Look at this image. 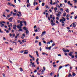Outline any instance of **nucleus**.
<instances>
[{
    "instance_id": "nucleus-1",
    "label": "nucleus",
    "mask_w": 77,
    "mask_h": 77,
    "mask_svg": "<svg viewBox=\"0 0 77 77\" xmlns=\"http://www.w3.org/2000/svg\"><path fill=\"white\" fill-rule=\"evenodd\" d=\"M62 18H63V19H60V22H62V21L63 20V21H66V19H65V18L63 17H62Z\"/></svg>"
},
{
    "instance_id": "nucleus-2",
    "label": "nucleus",
    "mask_w": 77,
    "mask_h": 77,
    "mask_svg": "<svg viewBox=\"0 0 77 77\" xmlns=\"http://www.w3.org/2000/svg\"><path fill=\"white\" fill-rule=\"evenodd\" d=\"M23 27V26H21V25H19L17 26V28H18L19 29H21V28H22V27Z\"/></svg>"
},
{
    "instance_id": "nucleus-3",
    "label": "nucleus",
    "mask_w": 77,
    "mask_h": 77,
    "mask_svg": "<svg viewBox=\"0 0 77 77\" xmlns=\"http://www.w3.org/2000/svg\"><path fill=\"white\" fill-rule=\"evenodd\" d=\"M46 33V32L45 31H44L43 32H42V33L41 35V36L42 37L44 34H45Z\"/></svg>"
},
{
    "instance_id": "nucleus-4",
    "label": "nucleus",
    "mask_w": 77,
    "mask_h": 77,
    "mask_svg": "<svg viewBox=\"0 0 77 77\" xmlns=\"http://www.w3.org/2000/svg\"><path fill=\"white\" fill-rule=\"evenodd\" d=\"M25 30H26V34H28L29 33V30H27V28H26L24 29Z\"/></svg>"
},
{
    "instance_id": "nucleus-5",
    "label": "nucleus",
    "mask_w": 77,
    "mask_h": 77,
    "mask_svg": "<svg viewBox=\"0 0 77 77\" xmlns=\"http://www.w3.org/2000/svg\"><path fill=\"white\" fill-rule=\"evenodd\" d=\"M12 20H13V17H11V18H10L9 19H8V20H10V22H11L12 21Z\"/></svg>"
},
{
    "instance_id": "nucleus-6",
    "label": "nucleus",
    "mask_w": 77,
    "mask_h": 77,
    "mask_svg": "<svg viewBox=\"0 0 77 77\" xmlns=\"http://www.w3.org/2000/svg\"><path fill=\"white\" fill-rule=\"evenodd\" d=\"M31 65L32 66V67H35V63H33Z\"/></svg>"
},
{
    "instance_id": "nucleus-7",
    "label": "nucleus",
    "mask_w": 77,
    "mask_h": 77,
    "mask_svg": "<svg viewBox=\"0 0 77 77\" xmlns=\"http://www.w3.org/2000/svg\"><path fill=\"white\" fill-rule=\"evenodd\" d=\"M73 53L72 52H70V53H69V55L70 56H71L72 55Z\"/></svg>"
},
{
    "instance_id": "nucleus-8",
    "label": "nucleus",
    "mask_w": 77,
    "mask_h": 77,
    "mask_svg": "<svg viewBox=\"0 0 77 77\" xmlns=\"http://www.w3.org/2000/svg\"><path fill=\"white\" fill-rule=\"evenodd\" d=\"M71 3V2L70 1H69L68 2V5H70V6H72V4L71 3Z\"/></svg>"
},
{
    "instance_id": "nucleus-9",
    "label": "nucleus",
    "mask_w": 77,
    "mask_h": 77,
    "mask_svg": "<svg viewBox=\"0 0 77 77\" xmlns=\"http://www.w3.org/2000/svg\"><path fill=\"white\" fill-rule=\"evenodd\" d=\"M26 39H23V40H22V42H26Z\"/></svg>"
},
{
    "instance_id": "nucleus-10",
    "label": "nucleus",
    "mask_w": 77,
    "mask_h": 77,
    "mask_svg": "<svg viewBox=\"0 0 77 77\" xmlns=\"http://www.w3.org/2000/svg\"><path fill=\"white\" fill-rule=\"evenodd\" d=\"M20 25H21V26H23V21H21L20 22Z\"/></svg>"
},
{
    "instance_id": "nucleus-11",
    "label": "nucleus",
    "mask_w": 77,
    "mask_h": 77,
    "mask_svg": "<svg viewBox=\"0 0 77 77\" xmlns=\"http://www.w3.org/2000/svg\"><path fill=\"white\" fill-rule=\"evenodd\" d=\"M17 27V26L16 25H14V27H13V28L14 30H16V27Z\"/></svg>"
},
{
    "instance_id": "nucleus-12",
    "label": "nucleus",
    "mask_w": 77,
    "mask_h": 77,
    "mask_svg": "<svg viewBox=\"0 0 77 77\" xmlns=\"http://www.w3.org/2000/svg\"><path fill=\"white\" fill-rule=\"evenodd\" d=\"M51 26H55V25H56V24H55V23H51Z\"/></svg>"
},
{
    "instance_id": "nucleus-13",
    "label": "nucleus",
    "mask_w": 77,
    "mask_h": 77,
    "mask_svg": "<svg viewBox=\"0 0 77 77\" xmlns=\"http://www.w3.org/2000/svg\"><path fill=\"white\" fill-rule=\"evenodd\" d=\"M23 31V29L21 28L19 29L18 30V32H22Z\"/></svg>"
},
{
    "instance_id": "nucleus-14",
    "label": "nucleus",
    "mask_w": 77,
    "mask_h": 77,
    "mask_svg": "<svg viewBox=\"0 0 77 77\" xmlns=\"http://www.w3.org/2000/svg\"><path fill=\"white\" fill-rule=\"evenodd\" d=\"M33 5L35 6V4H36V0H34L33 2Z\"/></svg>"
},
{
    "instance_id": "nucleus-15",
    "label": "nucleus",
    "mask_w": 77,
    "mask_h": 77,
    "mask_svg": "<svg viewBox=\"0 0 77 77\" xmlns=\"http://www.w3.org/2000/svg\"><path fill=\"white\" fill-rule=\"evenodd\" d=\"M8 5H10V6H12V5H13V4H12L11 3H10L9 2H8Z\"/></svg>"
},
{
    "instance_id": "nucleus-16",
    "label": "nucleus",
    "mask_w": 77,
    "mask_h": 77,
    "mask_svg": "<svg viewBox=\"0 0 77 77\" xmlns=\"http://www.w3.org/2000/svg\"><path fill=\"white\" fill-rule=\"evenodd\" d=\"M23 22L24 23L25 26H26L27 25V23H26V21H24Z\"/></svg>"
},
{
    "instance_id": "nucleus-17",
    "label": "nucleus",
    "mask_w": 77,
    "mask_h": 77,
    "mask_svg": "<svg viewBox=\"0 0 77 77\" xmlns=\"http://www.w3.org/2000/svg\"><path fill=\"white\" fill-rule=\"evenodd\" d=\"M56 7H57V8H60V7L59 5H57L56 6Z\"/></svg>"
},
{
    "instance_id": "nucleus-18",
    "label": "nucleus",
    "mask_w": 77,
    "mask_h": 77,
    "mask_svg": "<svg viewBox=\"0 0 77 77\" xmlns=\"http://www.w3.org/2000/svg\"><path fill=\"white\" fill-rule=\"evenodd\" d=\"M56 15H57V17H59V16H60V15L59 14H57Z\"/></svg>"
},
{
    "instance_id": "nucleus-19",
    "label": "nucleus",
    "mask_w": 77,
    "mask_h": 77,
    "mask_svg": "<svg viewBox=\"0 0 77 77\" xmlns=\"http://www.w3.org/2000/svg\"><path fill=\"white\" fill-rule=\"evenodd\" d=\"M66 52H67V53H69V50L68 49H67L66 51Z\"/></svg>"
},
{
    "instance_id": "nucleus-20",
    "label": "nucleus",
    "mask_w": 77,
    "mask_h": 77,
    "mask_svg": "<svg viewBox=\"0 0 77 77\" xmlns=\"http://www.w3.org/2000/svg\"><path fill=\"white\" fill-rule=\"evenodd\" d=\"M20 70L21 72H22V71H23V69H22V68H20Z\"/></svg>"
},
{
    "instance_id": "nucleus-21",
    "label": "nucleus",
    "mask_w": 77,
    "mask_h": 77,
    "mask_svg": "<svg viewBox=\"0 0 77 77\" xmlns=\"http://www.w3.org/2000/svg\"><path fill=\"white\" fill-rule=\"evenodd\" d=\"M0 24H1V25H0L1 27H3V26H4V24H2V23H0Z\"/></svg>"
},
{
    "instance_id": "nucleus-22",
    "label": "nucleus",
    "mask_w": 77,
    "mask_h": 77,
    "mask_svg": "<svg viewBox=\"0 0 77 77\" xmlns=\"http://www.w3.org/2000/svg\"><path fill=\"white\" fill-rule=\"evenodd\" d=\"M50 4L52 5H53V1H52V0H51V2H50Z\"/></svg>"
},
{
    "instance_id": "nucleus-23",
    "label": "nucleus",
    "mask_w": 77,
    "mask_h": 77,
    "mask_svg": "<svg viewBox=\"0 0 77 77\" xmlns=\"http://www.w3.org/2000/svg\"><path fill=\"white\" fill-rule=\"evenodd\" d=\"M72 24H73V27H75V23H72Z\"/></svg>"
},
{
    "instance_id": "nucleus-24",
    "label": "nucleus",
    "mask_w": 77,
    "mask_h": 77,
    "mask_svg": "<svg viewBox=\"0 0 77 77\" xmlns=\"http://www.w3.org/2000/svg\"><path fill=\"white\" fill-rule=\"evenodd\" d=\"M42 72H44V70H42V72H41V74H43V73H42Z\"/></svg>"
},
{
    "instance_id": "nucleus-25",
    "label": "nucleus",
    "mask_w": 77,
    "mask_h": 77,
    "mask_svg": "<svg viewBox=\"0 0 77 77\" xmlns=\"http://www.w3.org/2000/svg\"><path fill=\"white\" fill-rule=\"evenodd\" d=\"M63 51H64V52L65 53H66V50H65V49L63 48Z\"/></svg>"
},
{
    "instance_id": "nucleus-26",
    "label": "nucleus",
    "mask_w": 77,
    "mask_h": 77,
    "mask_svg": "<svg viewBox=\"0 0 77 77\" xmlns=\"http://www.w3.org/2000/svg\"><path fill=\"white\" fill-rule=\"evenodd\" d=\"M66 13H64L63 14V16L64 17H65L66 16Z\"/></svg>"
},
{
    "instance_id": "nucleus-27",
    "label": "nucleus",
    "mask_w": 77,
    "mask_h": 77,
    "mask_svg": "<svg viewBox=\"0 0 77 77\" xmlns=\"http://www.w3.org/2000/svg\"><path fill=\"white\" fill-rule=\"evenodd\" d=\"M5 11H6L7 12H9V10H8V9H6Z\"/></svg>"
},
{
    "instance_id": "nucleus-28",
    "label": "nucleus",
    "mask_w": 77,
    "mask_h": 77,
    "mask_svg": "<svg viewBox=\"0 0 77 77\" xmlns=\"http://www.w3.org/2000/svg\"><path fill=\"white\" fill-rule=\"evenodd\" d=\"M66 12H67V13H68L69 12V11L68 10V9H67V10H66Z\"/></svg>"
},
{
    "instance_id": "nucleus-29",
    "label": "nucleus",
    "mask_w": 77,
    "mask_h": 77,
    "mask_svg": "<svg viewBox=\"0 0 77 77\" xmlns=\"http://www.w3.org/2000/svg\"><path fill=\"white\" fill-rule=\"evenodd\" d=\"M45 5V3H42V6H44Z\"/></svg>"
},
{
    "instance_id": "nucleus-30",
    "label": "nucleus",
    "mask_w": 77,
    "mask_h": 77,
    "mask_svg": "<svg viewBox=\"0 0 77 77\" xmlns=\"http://www.w3.org/2000/svg\"><path fill=\"white\" fill-rule=\"evenodd\" d=\"M70 15L69 14H67L66 16V18H68V17H69Z\"/></svg>"
},
{
    "instance_id": "nucleus-31",
    "label": "nucleus",
    "mask_w": 77,
    "mask_h": 77,
    "mask_svg": "<svg viewBox=\"0 0 77 77\" xmlns=\"http://www.w3.org/2000/svg\"><path fill=\"white\" fill-rule=\"evenodd\" d=\"M29 56L30 57H31V58H33V57L32 56V55H31L30 54H29Z\"/></svg>"
},
{
    "instance_id": "nucleus-32",
    "label": "nucleus",
    "mask_w": 77,
    "mask_h": 77,
    "mask_svg": "<svg viewBox=\"0 0 77 77\" xmlns=\"http://www.w3.org/2000/svg\"><path fill=\"white\" fill-rule=\"evenodd\" d=\"M54 10L55 11H57V8L56 7H55L54 8Z\"/></svg>"
},
{
    "instance_id": "nucleus-33",
    "label": "nucleus",
    "mask_w": 77,
    "mask_h": 77,
    "mask_svg": "<svg viewBox=\"0 0 77 77\" xmlns=\"http://www.w3.org/2000/svg\"><path fill=\"white\" fill-rule=\"evenodd\" d=\"M29 6H30V4H27V7H29Z\"/></svg>"
},
{
    "instance_id": "nucleus-34",
    "label": "nucleus",
    "mask_w": 77,
    "mask_h": 77,
    "mask_svg": "<svg viewBox=\"0 0 77 77\" xmlns=\"http://www.w3.org/2000/svg\"><path fill=\"white\" fill-rule=\"evenodd\" d=\"M2 23H5V22H4V21H2L1 22L0 24H2Z\"/></svg>"
},
{
    "instance_id": "nucleus-35",
    "label": "nucleus",
    "mask_w": 77,
    "mask_h": 77,
    "mask_svg": "<svg viewBox=\"0 0 77 77\" xmlns=\"http://www.w3.org/2000/svg\"><path fill=\"white\" fill-rule=\"evenodd\" d=\"M24 54H28V52H24Z\"/></svg>"
},
{
    "instance_id": "nucleus-36",
    "label": "nucleus",
    "mask_w": 77,
    "mask_h": 77,
    "mask_svg": "<svg viewBox=\"0 0 77 77\" xmlns=\"http://www.w3.org/2000/svg\"><path fill=\"white\" fill-rule=\"evenodd\" d=\"M39 46H41V42H39Z\"/></svg>"
},
{
    "instance_id": "nucleus-37",
    "label": "nucleus",
    "mask_w": 77,
    "mask_h": 77,
    "mask_svg": "<svg viewBox=\"0 0 77 77\" xmlns=\"http://www.w3.org/2000/svg\"><path fill=\"white\" fill-rule=\"evenodd\" d=\"M3 39L4 41H6V38H5V37H3Z\"/></svg>"
},
{
    "instance_id": "nucleus-38",
    "label": "nucleus",
    "mask_w": 77,
    "mask_h": 77,
    "mask_svg": "<svg viewBox=\"0 0 77 77\" xmlns=\"http://www.w3.org/2000/svg\"><path fill=\"white\" fill-rule=\"evenodd\" d=\"M62 24H65V22H64V21H65L62 20Z\"/></svg>"
},
{
    "instance_id": "nucleus-39",
    "label": "nucleus",
    "mask_w": 77,
    "mask_h": 77,
    "mask_svg": "<svg viewBox=\"0 0 77 77\" xmlns=\"http://www.w3.org/2000/svg\"><path fill=\"white\" fill-rule=\"evenodd\" d=\"M35 38H36V39H39V37H38V36H36V37H35Z\"/></svg>"
},
{
    "instance_id": "nucleus-40",
    "label": "nucleus",
    "mask_w": 77,
    "mask_h": 77,
    "mask_svg": "<svg viewBox=\"0 0 77 77\" xmlns=\"http://www.w3.org/2000/svg\"><path fill=\"white\" fill-rule=\"evenodd\" d=\"M38 60H39V58H37L36 60V62H38Z\"/></svg>"
},
{
    "instance_id": "nucleus-41",
    "label": "nucleus",
    "mask_w": 77,
    "mask_h": 77,
    "mask_svg": "<svg viewBox=\"0 0 77 77\" xmlns=\"http://www.w3.org/2000/svg\"><path fill=\"white\" fill-rule=\"evenodd\" d=\"M3 77H6V76L5 75V74L4 73H3Z\"/></svg>"
},
{
    "instance_id": "nucleus-42",
    "label": "nucleus",
    "mask_w": 77,
    "mask_h": 77,
    "mask_svg": "<svg viewBox=\"0 0 77 77\" xmlns=\"http://www.w3.org/2000/svg\"><path fill=\"white\" fill-rule=\"evenodd\" d=\"M75 75H76L75 73H73V74H72V75L73 76H75Z\"/></svg>"
},
{
    "instance_id": "nucleus-43",
    "label": "nucleus",
    "mask_w": 77,
    "mask_h": 77,
    "mask_svg": "<svg viewBox=\"0 0 77 77\" xmlns=\"http://www.w3.org/2000/svg\"><path fill=\"white\" fill-rule=\"evenodd\" d=\"M13 14L14 16H17V14L16 13H13Z\"/></svg>"
},
{
    "instance_id": "nucleus-44",
    "label": "nucleus",
    "mask_w": 77,
    "mask_h": 77,
    "mask_svg": "<svg viewBox=\"0 0 77 77\" xmlns=\"http://www.w3.org/2000/svg\"><path fill=\"white\" fill-rule=\"evenodd\" d=\"M77 0H73V1H75V2H74L75 3H77Z\"/></svg>"
},
{
    "instance_id": "nucleus-45",
    "label": "nucleus",
    "mask_w": 77,
    "mask_h": 77,
    "mask_svg": "<svg viewBox=\"0 0 77 77\" xmlns=\"http://www.w3.org/2000/svg\"><path fill=\"white\" fill-rule=\"evenodd\" d=\"M24 51H20V53H23V52H24Z\"/></svg>"
},
{
    "instance_id": "nucleus-46",
    "label": "nucleus",
    "mask_w": 77,
    "mask_h": 77,
    "mask_svg": "<svg viewBox=\"0 0 77 77\" xmlns=\"http://www.w3.org/2000/svg\"><path fill=\"white\" fill-rule=\"evenodd\" d=\"M62 68V66H60L59 67V69H61Z\"/></svg>"
},
{
    "instance_id": "nucleus-47",
    "label": "nucleus",
    "mask_w": 77,
    "mask_h": 77,
    "mask_svg": "<svg viewBox=\"0 0 77 77\" xmlns=\"http://www.w3.org/2000/svg\"><path fill=\"white\" fill-rule=\"evenodd\" d=\"M56 19L57 20H59V17H57Z\"/></svg>"
},
{
    "instance_id": "nucleus-48",
    "label": "nucleus",
    "mask_w": 77,
    "mask_h": 77,
    "mask_svg": "<svg viewBox=\"0 0 77 77\" xmlns=\"http://www.w3.org/2000/svg\"><path fill=\"white\" fill-rule=\"evenodd\" d=\"M54 67V68H55V67H56L57 66H56V65H53Z\"/></svg>"
},
{
    "instance_id": "nucleus-49",
    "label": "nucleus",
    "mask_w": 77,
    "mask_h": 77,
    "mask_svg": "<svg viewBox=\"0 0 77 77\" xmlns=\"http://www.w3.org/2000/svg\"><path fill=\"white\" fill-rule=\"evenodd\" d=\"M9 61H10V63H12V61H11V60H9Z\"/></svg>"
},
{
    "instance_id": "nucleus-50",
    "label": "nucleus",
    "mask_w": 77,
    "mask_h": 77,
    "mask_svg": "<svg viewBox=\"0 0 77 77\" xmlns=\"http://www.w3.org/2000/svg\"><path fill=\"white\" fill-rule=\"evenodd\" d=\"M12 6H13V7H14V8H15L16 7V6H15V5H14L13 4V5H12Z\"/></svg>"
},
{
    "instance_id": "nucleus-51",
    "label": "nucleus",
    "mask_w": 77,
    "mask_h": 77,
    "mask_svg": "<svg viewBox=\"0 0 77 77\" xmlns=\"http://www.w3.org/2000/svg\"><path fill=\"white\" fill-rule=\"evenodd\" d=\"M64 1L66 3H67V1H66V0H64Z\"/></svg>"
},
{
    "instance_id": "nucleus-52",
    "label": "nucleus",
    "mask_w": 77,
    "mask_h": 77,
    "mask_svg": "<svg viewBox=\"0 0 77 77\" xmlns=\"http://www.w3.org/2000/svg\"><path fill=\"white\" fill-rule=\"evenodd\" d=\"M17 15L18 16V17H20V16H21V14H17Z\"/></svg>"
},
{
    "instance_id": "nucleus-53",
    "label": "nucleus",
    "mask_w": 77,
    "mask_h": 77,
    "mask_svg": "<svg viewBox=\"0 0 77 77\" xmlns=\"http://www.w3.org/2000/svg\"><path fill=\"white\" fill-rule=\"evenodd\" d=\"M39 66H38V67H37V70H39Z\"/></svg>"
},
{
    "instance_id": "nucleus-54",
    "label": "nucleus",
    "mask_w": 77,
    "mask_h": 77,
    "mask_svg": "<svg viewBox=\"0 0 77 77\" xmlns=\"http://www.w3.org/2000/svg\"><path fill=\"white\" fill-rule=\"evenodd\" d=\"M50 16V18H52V17H53V15L51 14Z\"/></svg>"
},
{
    "instance_id": "nucleus-55",
    "label": "nucleus",
    "mask_w": 77,
    "mask_h": 77,
    "mask_svg": "<svg viewBox=\"0 0 77 77\" xmlns=\"http://www.w3.org/2000/svg\"><path fill=\"white\" fill-rule=\"evenodd\" d=\"M72 59L74 58V55H72Z\"/></svg>"
},
{
    "instance_id": "nucleus-56",
    "label": "nucleus",
    "mask_w": 77,
    "mask_h": 77,
    "mask_svg": "<svg viewBox=\"0 0 77 77\" xmlns=\"http://www.w3.org/2000/svg\"><path fill=\"white\" fill-rule=\"evenodd\" d=\"M43 42L44 44H46V42L45 41H43Z\"/></svg>"
},
{
    "instance_id": "nucleus-57",
    "label": "nucleus",
    "mask_w": 77,
    "mask_h": 77,
    "mask_svg": "<svg viewBox=\"0 0 77 77\" xmlns=\"http://www.w3.org/2000/svg\"><path fill=\"white\" fill-rule=\"evenodd\" d=\"M35 9L36 10H39V8L37 7V8H35Z\"/></svg>"
},
{
    "instance_id": "nucleus-58",
    "label": "nucleus",
    "mask_w": 77,
    "mask_h": 77,
    "mask_svg": "<svg viewBox=\"0 0 77 77\" xmlns=\"http://www.w3.org/2000/svg\"><path fill=\"white\" fill-rule=\"evenodd\" d=\"M42 54H43V55H44L45 54H46L45 53H42Z\"/></svg>"
},
{
    "instance_id": "nucleus-59",
    "label": "nucleus",
    "mask_w": 77,
    "mask_h": 77,
    "mask_svg": "<svg viewBox=\"0 0 77 77\" xmlns=\"http://www.w3.org/2000/svg\"><path fill=\"white\" fill-rule=\"evenodd\" d=\"M43 68L44 69V71H45V67H43Z\"/></svg>"
},
{
    "instance_id": "nucleus-60",
    "label": "nucleus",
    "mask_w": 77,
    "mask_h": 77,
    "mask_svg": "<svg viewBox=\"0 0 77 77\" xmlns=\"http://www.w3.org/2000/svg\"><path fill=\"white\" fill-rule=\"evenodd\" d=\"M47 44H50V42H48Z\"/></svg>"
},
{
    "instance_id": "nucleus-61",
    "label": "nucleus",
    "mask_w": 77,
    "mask_h": 77,
    "mask_svg": "<svg viewBox=\"0 0 77 77\" xmlns=\"http://www.w3.org/2000/svg\"><path fill=\"white\" fill-rule=\"evenodd\" d=\"M58 14H60H60H61V12L60 11H59V12H58Z\"/></svg>"
},
{
    "instance_id": "nucleus-62",
    "label": "nucleus",
    "mask_w": 77,
    "mask_h": 77,
    "mask_svg": "<svg viewBox=\"0 0 77 77\" xmlns=\"http://www.w3.org/2000/svg\"><path fill=\"white\" fill-rule=\"evenodd\" d=\"M58 56H61V55L60 54H58Z\"/></svg>"
},
{
    "instance_id": "nucleus-63",
    "label": "nucleus",
    "mask_w": 77,
    "mask_h": 77,
    "mask_svg": "<svg viewBox=\"0 0 77 77\" xmlns=\"http://www.w3.org/2000/svg\"><path fill=\"white\" fill-rule=\"evenodd\" d=\"M27 3H29V0H27Z\"/></svg>"
},
{
    "instance_id": "nucleus-64",
    "label": "nucleus",
    "mask_w": 77,
    "mask_h": 77,
    "mask_svg": "<svg viewBox=\"0 0 77 77\" xmlns=\"http://www.w3.org/2000/svg\"><path fill=\"white\" fill-rule=\"evenodd\" d=\"M45 7H46V8H48V5H46L45 6Z\"/></svg>"
}]
</instances>
